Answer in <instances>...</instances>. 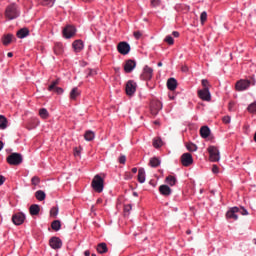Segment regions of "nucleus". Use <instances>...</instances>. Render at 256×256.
<instances>
[{
    "instance_id": "f257e3e1",
    "label": "nucleus",
    "mask_w": 256,
    "mask_h": 256,
    "mask_svg": "<svg viewBox=\"0 0 256 256\" xmlns=\"http://www.w3.org/2000/svg\"><path fill=\"white\" fill-rule=\"evenodd\" d=\"M91 187L95 193H103V189H105V180L97 174L92 180Z\"/></svg>"
},
{
    "instance_id": "f03ea898",
    "label": "nucleus",
    "mask_w": 256,
    "mask_h": 256,
    "mask_svg": "<svg viewBox=\"0 0 256 256\" xmlns=\"http://www.w3.org/2000/svg\"><path fill=\"white\" fill-rule=\"evenodd\" d=\"M21 15V12L19 11V8L15 4H10L7 6L5 10V17L9 21H13V19H17Z\"/></svg>"
},
{
    "instance_id": "7ed1b4c3",
    "label": "nucleus",
    "mask_w": 256,
    "mask_h": 256,
    "mask_svg": "<svg viewBox=\"0 0 256 256\" xmlns=\"http://www.w3.org/2000/svg\"><path fill=\"white\" fill-rule=\"evenodd\" d=\"M209 153V159L212 163H217L221 159V154L219 153V148L217 146H209L207 149Z\"/></svg>"
},
{
    "instance_id": "20e7f679",
    "label": "nucleus",
    "mask_w": 256,
    "mask_h": 256,
    "mask_svg": "<svg viewBox=\"0 0 256 256\" xmlns=\"http://www.w3.org/2000/svg\"><path fill=\"white\" fill-rule=\"evenodd\" d=\"M9 165H21L23 163V155L20 153H12L7 157Z\"/></svg>"
},
{
    "instance_id": "39448f33",
    "label": "nucleus",
    "mask_w": 256,
    "mask_h": 256,
    "mask_svg": "<svg viewBox=\"0 0 256 256\" xmlns=\"http://www.w3.org/2000/svg\"><path fill=\"white\" fill-rule=\"evenodd\" d=\"M117 51L120 55H129L131 51V45L127 42H119L117 45Z\"/></svg>"
},
{
    "instance_id": "423d86ee",
    "label": "nucleus",
    "mask_w": 256,
    "mask_h": 256,
    "mask_svg": "<svg viewBox=\"0 0 256 256\" xmlns=\"http://www.w3.org/2000/svg\"><path fill=\"white\" fill-rule=\"evenodd\" d=\"M62 33L65 39H71V37H74L75 33H77V29L73 25H67L63 29Z\"/></svg>"
},
{
    "instance_id": "0eeeda50",
    "label": "nucleus",
    "mask_w": 256,
    "mask_h": 256,
    "mask_svg": "<svg viewBox=\"0 0 256 256\" xmlns=\"http://www.w3.org/2000/svg\"><path fill=\"white\" fill-rule=\"evenodd\" d=\"M249 87H251V81L245 79L239 80L235 85L236 91H247Z\"/></svg>"
},
{
    "instance_id": "6e6552de",
    "label": "nucleus",
    "mask_w": 256,
    "mask_h": 256,
    "mask_svg": "<svg viewBox=\"0 0 256 256\" xmlns=\"http://www.w3.org/2000/svg\"><path fill=\"white\" fill-rule=\"evenodd\" d=\"M136 91L137 83L133 80H129L126 84V95H129L131 97L132 95H135Z\"/></svg>"
},
{
    "instance_id": "1a4fd4ad",
    "label": "nucleus",
    "mask_w": 256,
    "mask_h": 256,
    "mask_svg": "<svg viewBox=\"0 0 256 256\" xmlns=\"http://www.w3.org/2000/svg\"><path fill=\"white\" fill-rule=\"evenodd\" d=\"M49 245L51 247V249H61V247H63V241L61 240V238L59 237H52L49 240Z\"/></svg>"
},
{
    "instance_id": "9d476101",
    "label": "nucleus",
    "mask_w": 256,
    "mask_h": 256,
    "mask_svg": "<svg viewBox=\"0 0 256 256\" xmlns=\"http://www.w3.org/2000/svg\"><path fill=\"white\" fill-rule=\"evenodd\" d=\"M181 163L183 167H189L193 165V155L191 153H184L181 156Z\"/></svg>"
},
{
    "instance_id": "9b49d317",
    "label": "nucleus",
    "mask_w": 256,
    "mask_h": 256,
    "mask_svg": "<svg viewBox=\"0 0 256 256\" xmlns=\"http://www.w3.org/2000/svg\"><path fill=\"white\" fill-rule=\"evenodd\" d=\"M144 81H151L153 79V68L145 66L141 75Z\"/></svg>"
},
{
    "instance_id": "f8f14e48",
    "label": "nucleus",
    "mask_w": 256,
    "mask_h": 256,
    "mask_svg": "<svg viewBox=\"0 0 256 256\" xmlns=\"http://www.w3.org/2000/svg\"><path fill=\"white\" fill-rule=\"evenodd\" d=\"M237 213H239V207L235 206L230 208L226 213V219H233V221H237V219H239Z\"/></svg>"
},
{
    "instance_id": "ddd939ff",
    "label": "nucleus",
    "mask_w": 256,
    "mask_h": 256,
    "mask_svg": "<svg viewBox=\"0 0 256 256\" xmlns=\"http://www.w3.org/2000/svg\"><path fill=\"white\" fill-rule=\"evenodd\" d=\"M12 223L14 225H23L25 223V214L23 213H16L12 216Z\"/></svg>"
},
{
    "instance_id": "4468645a",
    "label": "nucleus",
    "mask_w": 256,
    "mask_h": 256,
    "mask_svg": "<svg viewBox=\"0 0 256 256\" xmlns=\"http://www.w3.org/2000/svg\"><path fill=\"white\" fill-rule=\"evenodd\" d=\"M198 97L202 101H211V92L206 89L198 90Z\"/></svg>"
},
{
    "instance_id": "2eb2a0df",
    "label": "nucleus",
    "mask_w": 256,
    "mask_h": 256,
    "mask_svg": "<svg viewBox=\"0 0 256 256\" xmlns=\"http://www.w3.org/2000/svg\"><path fill=\"white\" fill-rule=\"evenodd\" d=\"M59 84V81L55 80L53 81L50 86L48 87V91H55V93H57V95H63L64 90L61 87H57V85Z\"/></svg>"
},
{
    "instance_id": "dca6fc26",
    "label": "nucleus",
    "mask_w": 256,
    "mask_h": 256,
    "mask_svg": "<svg viewBox=\"0 0 256 256\" xmlns=\"http://www.w3.org/2000/svg\"><path fill=\"white\" fill-rule=\"evenodd\" d=\"M72 47L75 51V53H81L83 49H85V44L82 42V40H75L72 43Z\"/></svg>"
},
{
    "instance_id": "f3484780",
    "label": "nucleus",
    "mask_w": 256,
    "mask_h": 256,
    "mask_svg": "<svg viewBox=\"0 0 256 256\" xmlns=\"http://www.w3.org/2000/svg\"><path fill=\"white\" fill-rule=\"evenodd\" d=\"M135 67H137V63L133 60H128L124 65V71L125 73H131Z\"/></svg>"
},
{
    "instance_id": "a211bd4d",
    "label": "nucleus",
    "mask_w": 256,
    "mask_h": 256,
    "mask_svg": "<svg viewBox=\"0 0 256 256\" xmlns=\"http://www.w3.org/2000/svg\"><path fill=\"white\" fill-rule=\"evenodd\" d=\"M159 192L164 196V197H169L171 193H173V190H171V187L167 185H161L159 187Z\"/></svg>"
},
{
    "instance_id": "6ab92c4d",
    "label": "nucleus",
    "mask_w": 256,
    "mask_h": 256,
    "mask_svg": "<svg viewBox=\"0 0 256 256\" xmlns=\"http://www.w3.org/2000/svg\"><path fill=\"white\" fill-rule=\"evenodd\" d=\"M167 88L169 91H175V89H177V80L175 78H169L167 81Z\"/></svg>"
},
{
    "instance_id": "aec40b11",
    "label": "nucleus",
    "mask_w": 256,
    "mask_h": 256,
    "mask_svg": "<svg viewBox=\"0 0 256 256\" xmlns=\"http://www.w3.org/2000/svg\"><path fill=\"white\" fill-rule=\"evenodd\" d=\"M200 135H201L202 139H207V137H209V135H211V129H209L208 126H202L200 128Z\"/></svg>"
},
{
    "instance_id": "412c9836",
    "label": "nucleus",
    "mask_w": 256,
    "mask_h": 256,
    "mask_svg": "<svg viewBox=\"0 0 256 256\" xmlns=\"http://www.w3.org/2000/svg\"><path fill=\"white\" fill-rule=\"evenodd\" d=\"M79 95H81V91H79V88L74 87L71 91H70V99L72 101H75Z\"/></svg>"
},
{
    "instance_id": "4be33fe9",
    "label": "nucleus",
    "mask_w": 256,
    "mask_h": 256,
    "mask_svg": "<svg viewBox=\"0 0 256 256\" xmlns=\"http://www.w3.org/2000/svg\"><path fill=\"white\" fill-rule=\"evenodd\" d=\"M165 182L167 185H170V187H174V185H177V178L173 175H169L166 177Z\"/></svg>"
},
{
    "instance_id": "5701e85b",
    "label": "nucleus",
    "mask_w": 256,
    "mask_h": 256,
    "mask_svg": "<svg viewBox=\"0 0 256 256\" xmlns=\"http://www.w3.org/2000/svg\"><path fill=\"white\" fill-rule=\"evenodd\" d=\"M138 181L140 183H145V181H146L145 168H140L138 170Z\"/></svg>"
},
{
    "instance_id": "b1692460",
    "label": "nucleus",
    "mask_w": 256,
    "mask_h": 256,
    "mask_svg": "<svg viewBox=\"0 0 256 256\" xmlns=\"http://www.w3.org/2000/svg\"><path fill=\"white\" fill-rule=\"evenodd\" d=\"M29 35V29L22 28L17 32L18 39H25Z\"/></svg>"
},
{
    "instance_id": "393cba45",
    "label": "nucleus",
    "mask_w": 256,
    "mask_h": 256,
    "mask_svg": "<svg viewBox=\"0 0 256 256\" xmlns=\"http://www.w3.org/2000/svg\"><path fill=\"white\" fill-rule=\"evenodd\" d=\"M85 141H93L95 139V132L87 130L84 134Z\"/></svg>"
},
{
    "instance_id": "a878e982",
    "label": "nucleus",
    "mask_w": 256,
    "mask_h": 256,
    "mask_svg": "<svg viewBox=\"0 0 256 256\" xmlns=\"http://www.w3.org/2000/svg\"><path fill=\"white\" fill-rule=\"evenodd\" d=\"M97 251H98V253H100V254L107 253V251H109V249L107 248V244L104 243V242L98 244V246H97Z\"/></svg>"
},
{
    "instance_id": "bb28decb",
    "label": "nucleus",
    "mask_w": 256,
    "mask_h": 256,
    "mask_svg": "<svg viewBox=\"0 0 256 256\" xmlns=\"http://www.w3.org/2000/svg\"><path fill=\"white\" fill-rule=\"evenodd\" d=\"M35 197L38 201H45V197H47V195L45 194L44 191L42 190H38L35 193Z\"/></svg>"
},
{
    "instance_id": "cd10ccee",
    "label": "nucleus",
    "mask_w": 256,
    "mask_h": 256,
    "mask_svg": "<svg viewBox=\"0 0 256 256\" xmlns=\"http://www.w3.org/2000/svg\"><path fill=\"white\" fill-rule=\"evenodd\" d=\"M7 118L4 115H0V129L5 130L7 128Z\"/></svg>"
},
{
    "instance_id": "c85d7f7f",
    "label": "nucleus",
    "mask_w": 256,
    "mask_h": 256,
    "mask_svg": "<svg viewBox=\"0 0 256 256\" xmlns=\"http://www.w3.org/2000/svg\"><path fill=\"white\" fill-rule=\"evenodd\" d=\"M39 211H41L39 205L33 204L30 206V215H39Z\"/></svg>"
},
{
    "instance_id": "c756f323",
    "label": "nucleus",
    "mask_w": 256,
    "mask_h": 256,
    "mask_svg": "<svg viewBox=\"0 0 256 256\" xmlns=\"http://www.w3.org/2000/svg\"><path fill=\"white\" fill-rule=\"evenodd\" d=\"M149 165L150 167H159L161 165V160H159V158L157 157L151 158L149 161Z\"/></svg>"
},
{
    "instance_id": "7c9ffc66",
    "label": "nucleus",
    "mask_w": 256,
    "mask_h": 256,
    "mask_svg": "<svg viewBox=\"0 0 256 256\" xmlns=\"http://www.w3.org/2000/svg\"><path fill=\"white\" fill-rule=\"evenodd\" d=\"M186 149H187V151H190L191 153H195V151H197L198 147L196 146L195 143L188 142V143H186Z\"/></svg>"
},
{
    "instance_id": "2f4dec72",
    "label": "nucleus",
    "mask_w": 256,
    "mask_h": 256,
    "mask_svg": "<svg viewBox=\"0 0 256 256\" xmlns=\"http://www.w3.org/2000/svg\"><path fill=\"white\" fill-rule=\"evenodd\" d=\"M13 41V36L12 34H7L2 38V43L3 45H9Z\"/></svg>"
},
{
    "instance_id": "473e14b6",
    "label": "nucleus",
    "mask_w": 256,
    "mask_h": 256,
    "mask_svg": "<svg viewBox=\"0 0 256 256\" xmlns=\"http://www.w3.org/2000/svg\"><path fill=\"white\" fill-rule=\"evenodd\" d=\"M39 116L41 119H49V111L46 108H42L39 110Z\"/></svg>"
},
{
    "instance_id": "72a5a7b5",
    "label": "nucleus",
    "mask_w": 256,
    "mask_h": 256,
    "mask_svg": "<svg viewBox=\"0 0 256 256\" xmlns=\"http://www.w3.org/2000/svg\"><path fill=\"white\" fill-rule=\"evenodd\" d=\"M51 228L53 229V231H59L61 229V221L59 220L53 221L51 224Z\"/></svg>"
},
{
    "instance_id": "f704fd0d",
    "label": "nucleus",
    "mask_w": 256,
    "mask_h": 256,
    "mask_svg": "<svg viewBox=\"0 0 256 256\" xmlns=\"http://www.w3.org/2000/svg\"><path fill=\"white\" fill-rule=\"evenodd\" d=\"M153 147H155V149H159V147H163V140H161V138H155L153 140Z\"/></svg>"
},
{
    "instance_id": "c9c22d12",
    "label": "nucleus",
    "mask_w": 256,
    "mask_h": 256,
    "mask_svg": "<svg viewBox=\"0 0 256 256\" xmlns=\"http://www.w3.org/2000/svg\"><path fill=\"white\" fill-rule=\"evenodd\" d=\"M57 215H59V206H54L50 210V216L57 217Z\"/></svg>"
},
{
    "instance_id": "e433bc0d",
    "label": "nucleus",
    "mask_w": 256,
    "mask_h": 256,
    "mask_svg": "<svg viewBox=\"0 0 256 256\" xmlns=\"http://www.w3.org/2000/svg\"><path fill=\"white\" fill-rule=\"evenodd\" d=\"M56 0H41L42 5L46 7H53L55 5Z\"/></svg>"
},
{
    "instance_id": "4c0bfd02",
    "label": "nucleus",
    "mask_w": 256,
    "mask_h": 256,
    "mask_svg": "<svg viewBox=\"0 0 256 256\" xmlns=\"http://www.w3.org/2000/svg\"><path fill=\"white\" fill-rule=\"evenodd\" d=\"M247 110L249 113H256V102L249 104Z\"/></svg>"
},
{
    "instance_id": "58836bf2",
    "label": "nucleus",
    "mask_w": 256,
    "mask_h": 256,
    "mask_svg": "<svg viewBox=\"0 0 256 256\" xmlns=\"http://www.w3.org/2000/svg\"><path fill=\"white\" fill-rule=\"evenodd\" d=\"M207 21V12L206 11H203L201 14H200V22H201V25H205V22Z\"/></svg>"
},
{
    "instance_id": "ea45409f",
    "label": "nucleus",
    "mask_w": 256,
    "mask_h": 256,
    "mask_svg": "<svg viewBox=\"0 0 256 256\" xmlns=\"http://www.w3.org/2000/svg\"><path fill=\"white\" fill-rule=\"evenodd\" d=\"M31 183L34 185V187H37V185L41 183V179L38 176H34L31 179Z\"/></svg>"
},
{
    "instance_id": "a19ab883",
    "label": "nucleus",
    "mask_w": 256,
    "mask_h": 256,
    "mask_svg": "<svg viewBox=\"0 0 256 256\" xmlns=\"http://www.w3.org/2000/svg\"><path fill=\"white\" fill-rule=\"evenodd\" d=\"M201 83H202L203 89L209 90V87H211V85L209 84V80L207 79H203Z\"/></svg>"
},
{
    "instance_id": "79ce46f5",
    "label": "nucleus",
    "mask_w": 256,
    "mask_h": 256,
    "mask_svg": "<svg viewBox=\"0 0 256 256\" xmlns=\"http://www.w3.org/2000/svg\"><path fill=\"white\" fill-rule=\"evenodd\" d=\"M165 43H168V45H173V43H175V40L170 36H166L164 39Z\"/></svg>"
},
{
    "instance_id": "37998d69",
    "label": "nucleus",
    "mask_w": 256,
    "mask_h": 256,
    "mask_svg": "<svg viewBox=\"0 0 256 256\" xmlns=\"http://www.w3.org/2000/svg\"><path fill=\"white\" fill-rule=\"evenodd\" d=\"M95 75H97V70H94V69L88 70L87 77H95Z\"/></svg>"
},
{
    "instance_id": "c03bdc74",
    "label": "nucleus",
    "mask_w": 256,
    "mask_h": 256,
    "mask_svg": "<svg viewBox=\"0 0 256 256\" xmlns=\"http://www.w3.org/2000/svg\"><path fill=\"white\" fill-rule=\"evenodd\" d=\"M223 123H225L226 125H229V123H231V116H224L222 118Z\"/></svg>"
},
{
    "instance_id": "a18cd8bd",
    "label": "nucleus",
    "mask_w": 256,
    "mask_h": 256,
    "mask_svg": "<svg viewBox=\"0 0 256 256\" xmlns=\"http://www.w3.org/2000/svg\"><path fill=\"white\" fill-rule=\"evenodd\" d=\"M135 39L139 40L141 37H143V33L141 31H136L133 33Z\"/></svg>"
},
{
    "instance_id": "49530a36",
    "label": "nucleus",
    "mask_w": 256,
    "mask_h": 256,
    "mask_svg": "<svg viewBox=\"0 0 256 256\" xmlns=\"http://www.w3.org/2000/svg\"><path fill=\"white\" fill-rule=\"evenodd\" d=\"M119 163H121L122 165H125L126 161H127V157H125V155H121L118 159Z\"/></svg>"
},
{
    "instance_id": "de8ad7c7",
    "label": "nucleus",
    "mask_w": 256,
    "mask_h": 256,
    "mask_svg": "<svg viewBox=\"0 0 256 256\" xmlns=\"http://www.w3.org/2000/svg\"><path fill=\"white\" fill-rule=\"evenodd\" d=\"M151 5L153 7H159V5H161V0H151Z\"/></svg>"
},
{
    "instance_id": "09e8293b",
    "label": "nucleus",
    "mask_w": 256,
    "mask_h": 256,
    "mask_svg": "<svg viewBox=\"0 0 256 256\" xmlns=\"http://www.w3.org/2000/svg\"><path fill=\"white\" fill-rule=\"evenodd\" d=\"M131 209H133V206L131 204H127L124 206L125 213H130Z\"/></svg>"
},
{
    "instance_id": "8fccbe9b",
    "label": "nucleus",
    "mask_w": 256,
    "mask_h": 256,
    "mask_svg": "<svg viewBox=\"0 0 256 256\" xmlns=\"http://www.w3.org/2000/svg\"><path fill=\"white\" fill-rule=\"evenodd\" d=\"M228 110L229 111H235V102H229Z\"/></svg>"
},
{
    "instance_id": "3c124183",
    "label": "nucleus",
    "mask_w": 256,
    "mask_h": 256,
    "mask_svg": "<svg viewBox=\"0 0 256 256\" xmlns=\"http://www.w3.org/2000/svg\"><path fill=\"white\" fill-rule=\"evenodd\" d=\"M212 172L213 173H219V166L218 165H213Z\"/></svg>"
},
{
    "instance_id": "603ef678",
    "label": "nucleus",
    "mask_w": 256,
    "mask_h": 256,
    "mask_svg": "<svg viewBox=\"0 0 256 256\" xmlns=\"http://www.w3.org/2000/svg\"><path fill=\"white\" fill-rule=\"evenodd\" d=\"M3 183H5V178L3 175H0V187L3 185Z\"/></svg>"
},
{
    "instance_id": "864d4df0",
    "label": "nucleus",
    "mask_w": 256,
    "mask_h": 256,
    "mask_svg": "<svg viewBox=\"0 0 256 256\" xmlns=\"http://www.w3.org/2000/svg\"><path fill=\"white\" fill-rule=\"evenodd\" d=\"M241 215H249V212L247 211V209L242 208Z\"/></svg>"
},
{
    "instance_id": "5fc2aeb1",
    "label": "nucleus",
    "mask_w": 256,
    "mask_h": 256,
    "mask_svg": "<svg viewBox=\"0 0 256 256\" xmlns=\"http://www.w3.org/2000/svg\"><path fill=\"white\" fill-rule=\"evenodd\" d=\"M172 35H173V37H179V32L178 31H173Z\"/></svg>"
},
{
    "instance_id": "6e6d98bb",
    "label": "nucleus",
    "mask_w": 256,
    "mask_h": 256,
    "mask_svg": "<svg viewBox=\"0 0 256 256\" xmlns=\"http://www.w3.org/2000/svg\"><path fill=\"white\" fill-rule=\"evenodd\" d=\"M84 255H85V256H91V252H89V250H86V251L84 252Z\"/></svg>"
},
{
    "instance_id": "4d7b16f0",
    "label": "nucleus",
    "mask_w": 256,
    "mask_h": 256,
    "mask_svg": "<svg viewBox=\"0 0 256 256\" xmlns=\"http://www.w3.org/2000/svg\"><path fill=\"white\" fill-rule=\"evenodd\" d=\"M7 57H13V52H8Z\"/></svg>"
},
{
    "instance_id": "13d9d810",
    "label": "nucleus",
    "mask_w": 256,
    "mask_h": 256,
    "mask_svg": "<svg viewBox=\"0 0 256 256\" xmlns=\"http://www.w3.org/2000/svg\"><path fill=\"white\" fill-rule=\"evenodd\" d=\"M3 149V142L0 141V151Z\"/></svg>"
},
{
    "instance_id": "bf43d9fd",
    "label": "nucleus",
    "mask_w": 256,
    "mask_h": 256,
    "mask_svg": "<svg viewBox=\"0 0 256 256\" xmlns=\"http://www.w3.org/2000/svg\"><path fill=\"white\" fill-rule=\"evenodd\" d=\"M132 173H137V168H132Z\"/></svg>"
},
{
    "instance_id": "052dcab7",
    "label": "nucleus",
    "mask_w": 256,
    "mask_h": 256,
    "mask_svg": "<svg viewBox=\"0 0 256 256\" xmlns=\"http://www.w3.org/2000/svg\"><path fill=\"white\" fill-rule=\"evenodd\" d=\"M157 66H158V67H163V63H162V62H159V63L157 64Z\"/></svg>"
},
{
    "instance_id": "680f3d73",
    "label": "nucleus",
    "mask_w": 256,
    "mask_h": 256,
    "mask_svg": "<svg viewBox=\"0 0 256 256\" xmlns=\"http://www.w3.org/2000/svg\"><path fill=\"white\" fill-rule=\"evenodd\" d=\"M82 1H84V3H91V1L93 0H82Z\"/></svg>"
},
{
    "instance_id": "e2e57ef3",
    "label": "nucleus",
    "mask_w": 256,
    "mask_h": 256,
    "mask_svg": "<svg viewBox=\"0 0 256 256\" xmlns=\"http://www.w3.org/2000/svg\"><path fill=\"white\" fill-rule=\"evenodd\" d=\"M187 235H191V230L186 231Z\"/></svg>"
},
{
    "instance_id": "0e129e2a",
    "label": "nucleus",
    "mask_w": 256,
    "mask_h": 256,
    "mask_svg": "<svg viewBox=\"0 0 256 256\" xmlns=\"http://www.w3.org/2000/svg\"><path fill=\"white\" fill-rule=\"evenodd\" d=\"M182 71H187V67H183V68H182Z\"/></svg>"
},
{
    "instance_id": "69168bd1",
    "label": "nucleus",
    "mask_w": 256,
    "mask_h": 256,
    "mask_svg": "<svg viewBox=\"0 0 256 256\" xmlns=\"http://www.w3.org/2000/svg\"><path fill=\"white\" fill-rule=\"evenodd\" d=\"M133 195H134V197H137V196H138L137 192H134Z\"/></svg>"
},
{
    "instance_id": "338daca9",
    "label": "nucleus",
    "mask_w": 256,
    "mask_h": 256,
    "mask_svg": "<svg viewBox=\"0 0 256 256\" xmlns=\"http://www.w3.org/2000/svg\"><path fill=\"white\" fill-rule=\"evenodd\" d=\"M254 141H255V143H256V132H255V134H254Z\"/></svg>"
},
{
    "instance_id": "774afa93",
    "label": "nucleus",
    "mask_w": 256,
    "mask_h": 256,
    "mask_svg": "<svg viewBox=\"0 0 256 256\" xmlns=\"http://www.w3.org/2000/svg\"><path fill=\"white\" fill-rule=\"evenodd\" d=\"M74 155H79V151H76V152L74 153Z\"/></svg>"
}]
</instances>
